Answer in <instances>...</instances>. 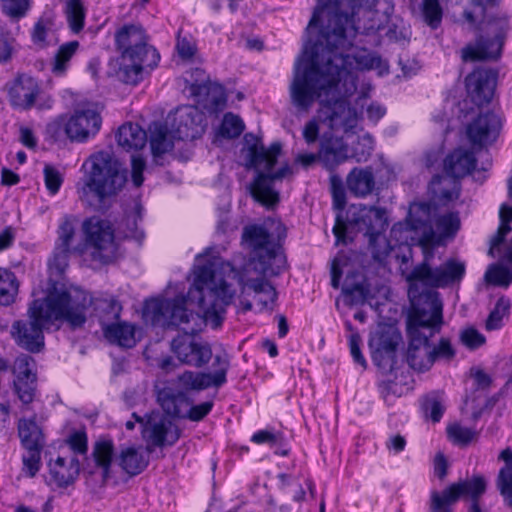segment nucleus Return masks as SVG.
Returning <instances> with one entry per match:
<instances>
[{
  "mask_svg": "<svg viewBox=\"0 0 512 512\" xmlns=\"http://www.w3.org/2000/svg\"><path fill=\"white\" fill-rule=\"evenodd\" d=\"M377 0H319L307 25L303 45L310 52L353 60L362 52L379 57L367 50L348 53L358 33L370 34L391 21L393 6L387 3L383 13L374 10Z\"/></svg>",
  "mask_w": 512,
  "mask_h": 512,
  "instance_id": "obj_2",
  "label": "nucleus"
},
{
  "mask_svg": "<svg viewBox=\"0 0 512 512\" xmlns=\"http://www.w3.org/2000/svg\"><path fill=\"white\" fill-rule=\"evenodd\" d=\"M346 185L348 191L355 197H367L375 188V178L372 168H353L346 178Z\"/></svg>",
  "mask_w": 512,
  "mask_h": 512,
  "instance_id": "obj_26",
  "label": "nucleus"
},
{
  "mask_svg": "<svg viewBox=\"0 0 512 512\" xmlns=\"http://www.w3.org/2000/svg\"><path fill=\"white\" fill-rule=\"evenodd\" d=\"M411 312L407 321L409 347L407 361L417 371L428 370L437 356L448 354V340L443 339L437 350L432 348L429 337L439 331L442 324V302L435 290L448 284V262L433 268L424 261L407 277Z\"/></svg>",
  "mask_w": 512,
  "mask_h": 512,
  "instance_id": "obj_3",
  "label": "nucleus"
},
{
  "mask_svg": "<svg viewBox=\"0 0 512 512\" xmlns=\"http://www.w3.org/2000/svg\"><path fill=\"white\" fill-rule=\"evenodd\" d=\"M92 456L98 468L102 470L103 480L111 477V465L114 457V443L111 439L100 438L93 446Z\"/></svg>",
  "mask_w": 512,
  "mask_h": 512,
  "instance_id": "obj_35",
  "label": "nucleus"
},
{
  "mask_svg": "<svg viewBox=\"0 0 512 512\" xmlns=\"http://www.w3.org/2000/svg\"><path fill=\"white\" fill-rule=\"evenodd\" d=\"M150 147L153 156H161L173 148V141L177 140L173 136V130L167 129L166 125L153 123L150 125Z\"/></svg>",
  "mask_w": 512,
  "mask_h": 512,
  "instance_id": "obj_34",
  "label": "nucleus"
},
{
  "mask_svg": "<svg viewBox=\"0 0 512 512\" xmlns=\"http://www.w3.org/2000/svg\"><path fill=\"white\" fill-rule=\"evenodd\" d=\"M50 475L58 487H67L77 478L80 471V463L75 457H57L49 463Z\"/></svg>",
  "mask_w": 512,
  "mask_h": 512,
  "instance_id": "obj_25",
  "label": "nucleus"
},
{
  "mask_svg": "<svg viewBox=\"0 0 512 512\" xmlns=\"http://www.w3.org/2000/svg\"><path fill=\"white\" fill-rule=\"evenodd\" d=\"M466 275V262L456 257H450V290H459L460 282Z\"/></svg>",
  "mask_w": 512,
  "mask_h": 512,
  "instance_id": "obj_58",
  "label": "nucleus"
},
{
  "mask_svg": "<svg viewBox=\"0 0 512 512\" xmlns=\"http://www.w3.org/2000/svg\"><path fill=\"white\" fill-rule=\"evenodd\" d=\"M343 294L349 298V304H362L366 301L368 290L363 283H356L350 285L348 280L345 281L342 287Z\"/></svg>",
  "mask_w": 512,
  "mask_h": 512,
  "instance_id": "obj_55",
  "label": "nucleus"
},
{
  "mask_svg": "<svg viewBox=\"0 0 512 512\" xmlns=\"http://www.w3.org/2000/svg\"><path fill=\"white\" fill-rule=\"evenodd\" d=\"M16 45L15 34L0 22V63H6L12 58Z\"/></svg>",
  "mask_w": 512,
  "mask_h": 512,
  "instance_id": "obj_48",
  "label": "nucleus"
},
{
  "mask_svg": "<svg viewBox=\"0 0 512 512\" xmlns=\"http://www.w3.org/2000/svg\"><path fill=\"white\" fill-rule=\"evenodd\" d=\"M420 16L432 29H437L443 17V9L439 0H422L420 4Z\"/></svg>",
  "mask_w": 512,
  "mask_h": 512,
  "instance_id": "obj_43",
  "label": "nucleus"
},
{
  "mask_svg": "<svg viewBox=\"0 0 512 512\" xmlns=\"http://www.w3.org/2000/svg\"><path fill=\"white\" fill-rule=\"evenodd\" d=\"M460 341L467 349L476 350L486 343V337L474 327H468L461 332Z\"/></svg>",
  "mask_w": 512,
  "mask_h": 512,
  "instance_id": "obj_56",
  "label": "nucleus"
},
{
  "mask_svg": "<svg viewBox=\"0 0 512 512\" xmlns=\"http://www.w3.org/2000/svg\"><path fill=\"white\" fill-rule=\"evenodd\" d=\"M29 10L30 0H2V12L11 18H23Z\"/></svg>",
  "mask_w": 512,
  "mask_h": 512,
  "instance_id": "obj_54",
  "label": "nucleus"
},
{
  "mask_svg": "<svg viewBox=\"0 0 512 512\" xmlns=\"http://www.w3.org/2000/svg\"><path fill=\"white\" fill-rule=\"evenodd\" d=\"M144 316L153 325L174 327L184 333L171 342V350L181 363L200 368L212 358L211 347L196 341L194 336L202 331L207 322L214 329L217 327H214L213 319L206 313L204 305L197 298L189 297V291L174 298L146 301Z\"/></svg>",
  "mask_w": 512,
  "mask_h": 512,
  "instance_id": "obj_5",
  "label": "nucleus"
},
{
  "mask_svg": "<svg viewBox=\"0 0 512 512\" xmlns=\"http://www.w3.org/2000/svg\"><path fill=\"white\" fill-rule=\"evenodd\" d=\"M90 295L77 287L54 288L46 298L34 300L27 310L28 319L12 323L10 335L20 348L39 353L44 349L43 330L57 320L67 321L73 328L86 322V310L91 305Z\"/></svg>",
  "mask_w": 512,
  "mask_h": 512,
  "instance_id": "obj_6",
  "label": "nucleus"
},
{
  "mask_svg": "<svg viewBox=\"0 0 512 512\" xmlns=\"http://www.w3.org/2000/svg\"><path fill=\"white\" fill-rule=\"evenodd\" d=\"M477 166L475 153L467 148L450 152V178L461 179L470 175Z\"/></svg>",
  "mask_w": 512,
  "mask_h": 512,
  "instance_id": "obj_29",
  "label": "nucleus"
},
{
  "mask_svg": "<svg viewBox=\"0 0 512 512\" xmlns=\"http://www.w3.org/2000/svg\"><path fill=\"white\" fill-rule=\"evenodd\" d=\"M388 226L386 210L375 206L363 204L351 205L347 211V225L337 222L333 233L337 241L345 243L348 227L364 232L368 237L369 245L374 246L377 238Z\"/></svg>",
  "mask_w": 512,
  "mask_h": 512,
  "instance_id": "obj_14",
  "label": "nucleus"
},
{
  "mask_svg": "<svg viewBox=\"0 0 512 512\" xmlns=\"http://www.w3.org/2000/svg\"><path fill=\"white\" fill-rule=\"evenodd\" d=\"M147 41L140 25L127 24L115 33V43L121 52L119 75L127 84H137L142 80L145 68L153 69L158 65L160 55Z\"/></svg>",
  "mask_w": 512,
  "mask_h": 512,
  "instance_id": "obj_9",
  "label": "nucleus"
},
{
  "mask_svg": "<svg viewBox=\"0 0 512 512\" xmlns=\"http://www.w3.org/2000/svg\"><path fill=\"white\" fill-rule=\"evenodd\" d=\"M55 23L51 15H42L31 30V41L39 49L55 45L58 39L54 33Z\"/></svg>",
  "mask_w": 512,
  "mask_h": 512,
  "instance_id": "obj_32",
  "label": "nucleus"
},
{
  "mask_svg": "<svg viewBox=\"0 0 512 512\" xmlns=\"http://www.w3.org/2000/svg\"><path fill=\"white\" fill-rule=\"evenodd\" d=\"M39 93L40 86L37 80L28 74H21L12 82L8 96L14 108L29 110L34 106Z\"/></svg>",
  "mask_w": 512,
  "mask_h": 512,
  "instance_id": "obj_23",
  "label": "nucleus"
},
{
  "mask_svg": "<svg viewBox=\"0 0 512 512\" xmlns=\"http://www.w3.org/2000/svg\"><path fill=\"white\" fill-rule=\"evenodd\" d=\"M477 438L478 432L475 428L463 426L458 422L450 424V441L454 445L464 448L477 440Z\"/></svg>",
  "mask_w": 512,
  "mask_h": 512,
  "instance_id": "obj_47",
  "label": "nucleus"
},
{
  "mask_svg": "<svg viewBox=\"0 0 512 512\" xmlns=\"http://www.w3.org/2000/svg\"><path fill=\"white\" fill-rule=\"evenodd\" d=\"M67 443L70 448L78 454H86L88 446H87V435L83 431H76L72 433L68 439Z\"/></svg>",
  "mask_w": 512,
  "mask_h": 512,
  "instance_id": "obj_64",
  "label": "nucleus"
},
{
  "mask_svg": "<svg viewBox=\"0 0 512 512\" xmlns=\"http://www.w3.org/2000/svg\"><path fill=\"white\" fill-rule=\"evenodd\" d=\"M461 195V183L459 179L450 181V242L461 228L460 212L455 209L456 201Z\"/></svg>",
  "mask_w": 512,
  "mask_h": 512,
  "instance_id": "obj_45",
  "label": "nucleus"
},
{
  "mask_svg": "<svg viewBox=\"0 0 512 512\" xmlns=\"http://www.w3.org/2000/svg\"><path fill=\"white\" fill-rule=\"evenodd\" d=\"M348 159V146L342 138H329L321 143L319 160L327 169H333Z\"/></svg>",
  "mask_w": 512,
  "mask_h": 512,
  "instance_id": "obj_27",
  "label": "nucleus"
},
{
  "mask_svg": "<svg viewBox=\"0 0 512 512\" xmlns=\"http://www.w3.org/2000/svg\"><path fill=\"white\" fill-rule=\"evenodd\" d=\"M486 481L482 476L450 484V505L460 498L469 497L468 512H486L480 506V498L486 491Z\"/></svg>",
  "mask_w": 512,
  "mask_h": 512,
  "instance_id": "obj_24",
  "label": "nucleus"
},
{
  "mask_svg": "<svg viewBox=\"0 0 512 512\" xmlns=\"http://www.w3.org/2000/svg\"><path fill=\"white\" fill-rule=\"evenodd\" d=\"M401 341L402 336L396 327L378 325L370 334L368 342L374 364L385 372H391L396 364V351Z\"/></svg>",
  "mask_w": 512,
  "mask_h": 512,
  "instance_id": "obj_15",
  "label": "nucleus"
},
{
  "mask_svg": "<svg viewBox=\"0 0 512 512\" xmlns=\"http://www.w3.org/2000/svg\"><path fill=\"white\" fill-rule=\"evenodd\" d=\"M105 338L121 347L131 348L136 344L135 326L126 322L107 324L101 321Z\"/></svg>",
  "mask_w": 512,
  "mask_h": 512,
  "instance_id": "obj_30",
  "label": "nucleus"
},
{
  "mask_svg": "<svg viewBox=\"0 0 512 512\" xmlns=\"http://www.w3.org/2000/svg\"><path fill=\"white\" fill-rule=\"evenodd\" d=\"M244 128V122L239 116L233 113H226L223 117L218 133L224 138L233 139L240 136Z\"/></svg>",
  "mask_w": 512,
  "mask_h": 512,
  "instance_id": "obj_50",
  "label": "nucleus"
},
{
  "mask_svg": "<svg viewBox=\"0 0 512 512\" xmlns=\"http://www.w3.org/2000/svg\"><path fill=\"white\" fill-rule=\"evenodd\" d=\"M285 229L280 221L268 218L261 224L247 225L243 229V242L258 255L248 267L253 265L262 275L277 274L272 268V262L280 260L275 249V240L284 235Z\"/></svg>",
  "mask_w": 512,
  "mask_h": 512,
  "instance_id": "obj_12",
  "label": "nucleus"
},
{
  "mask_svg": "<svg viewBox=\"0 0 512 512\" xmlns=\"http://www.w3.org/2000/svg\"><path fill=\"white\" fill-rule=\"evenodd\" d=\"M64 14L70 30L74 34L84 28L86 9L82 0H66Z\"/></svg>",
  "mask_w": 512,
  "mask_h": 512,
  "instance_id": "obj_39",
  "label": "nucleus"
},
{
  "mask_svg": "<svg viewBox=\"0 0 512 512\" xmlns=\"http://www.w3.org/2000/svg\"><path fill=\"white\" fill-rule=\"evenodd\" d=\"M80 44L78 41H70L62 44L56 51L51 61V73L56 77H63L66 75L70 61L76 54Z\"/></svg>",
  "mask_w": 512,
  "mask_h": 512,
  "instance_id": "obj_36",
  "label": "nucleus"
},
{
  "mask_svg": "<svg viewBox=\"0 0 512 512\" xmlns=\"http://www.w3.org/2000/svg\"><path fill=\"white\" fill-rule=\"evenodd\" d=\"M375 147V141L371 134L365 133L359 136L352 148V158L357 162H366Z\"/></svg>",
  "mask_w": 512,
  "mask_h": 512,
  "instance_id": "obj_51",
  "label": "nucleus"
},
{
  "mask_svg": "<svg viewBox=\"0 0 512 512\" xmlns=\"http://www.w3.org/2000/svg\"><path fill=\"white\" fill-rule=\"evenodd\" d=\"M157 400L164 412L172 417H185L182 406L187 404L183 393H175L171 388L159 390Z\"/></svg>",
  "mask_w": 512,
  "mask_h": 512,
  "instance_id": "obj_38",
  "label": "nucleus"
},
{
  "mask_svg": "<svg viewBox=\"0 0 512 512\" xmlns=\"http://www.w3.org/2000/svg\"><path fill=\"white\" fill-rule=\"evenodd\" d=\"M486 284L507 288L512 283V270L500 264H491L484 274Z\"/></svg>",
  "mask_w": 512,
  "mask_h": 512,
  "instance_id": "obj_44",
  "label": "nucleus"
},
{
  "mask_svg": "<svg viewBox=\"0 0 512 512\" xmlns=\"http://www.w3.org/2000/svg\"><path fill=\"white\" fill-rule=\"evenodd\" d=\"M510 309V299L506 296H501L485 321V329L487 331L501 329L504 326V319L508 318L510 315Z\"/></svg>",
  "mask_w": 512,
  "mask_h": 512,
  "instance_id": "obj_40",
  "label": "nucleus"
},
{
  "mask_svg": "<svg viewBox=\"0 0 512 512\" xmlns=\"http://www.w3.org/2000/svg\"><path fill=\"white\" fill-rule=\"evenodd\" d=\"M18 283L13 272L0 268V305L9 306L15 301Z\"/></svg>",
  "mask_w": 512,
  "mask_h": 512,
  "instance_id": "obj_41",
  "label": "nucleus"
},
{
  "mask_svg": "<svg viewBox=\"0 0 512 512\" xmlns=\"http://www.w3.org/2000/svg\"><path fill=\"white\" fill-rule=\"evenodd\" d=\"M425 163L428 168H442L443 175H435L430 181L429 203H416L410 207L407 224L420 234L419 245L428 261L435 249L445 245L448 237V213L446 210L438 212L440 206L448 204V152L444 142L426 154Z\"/></svg>",
  "mask_w": 512,
  "mask_h": 512,
  "instance_id": "obj_7",
  "label": "nucleus"
},
{
  "mask_svg": "<svg viewBox=\"0 0 512 512\" xmlns=\"http://www.w3.org/2000/svg\"><path fill=\"white\" fill-rule=\"evenodd\" d=\"M503 126V117L494 111L478 114L466 126V136L473 146L482 148L496 141Z\"/></svg>",
  "mask_w": 512,
  "mask_h": 512,
  "instance_id": "obj_18",
  "label": "nucleus"
},
{
  "mask_svg": "<svg viewBox=\"0 0 512 512\" xmlns=\"http://www.w3.org/2000/svg\"><path fill=\"white\" fill-rule=\"evenodd\" d=\"M70 124L69 117L61 115L51 121L46 126V135L53 141H59L65 137L69 138L68 125Z\"/></svg>",
  "mask_w": 512,
  "mask_h": 512,
  "instance_id": "obj_53",
  "label": "nucleus"
},
{
  "mask_svg": "<svg viewBox=\"0 0 512 512\" xmlns=\"http://www.w3.org/2000/svg\"><path fill=\"white\" fill-rule=\"evenodd\" d=\"M84 243L75 247L77 255L89 254L92 260L102 264L112 261L117 252L114 230L111 223L97 216L90 217L82 223Z\"/></svg>",
  "mask_w": 512,
  "mask_h": 512,
  "instance_id": "obj_13",
  "label": "nucleus"
},
{
  "mask_svg": "<svg viewBox=\"0 0 512 512\" xmlns=\"http://www.w3.org/2000/svg\"><path fill=\"white\" fill-rule=\"evenodd\" d=\"M12 373L14 380L37 379L34 372V359L29 355L21 354L14 360Z\"/></svg>",
  "mask_w": 512,
  "mask_h": 512,
  "instance_id": "obj_49",
  "label": "nucleus"
},
{
  "mask_svg": "<svg viewBox=\"0 0 512 512\" xmlns=\"http://www.w3.org/2000/svg\"><path fill=\"white\" fill-rule=\"evenodd\" d=\"M36 381L37 379L29 380H14L13 390L22 404V411L30 409L36 397Z\"/></svg>",
  "mask_w": 512,
  "mask_h": 512,
  "instance_id": "obj_46",
  "label": "nucleus"
},
{
  "mask_svg": "<svg viewBox=\"0 0 512 512\" xmlns=\"http://www.w3.org/2000/svg\"><path fill=\"white\" fill-rule=\"evenodd\" d=\"M18 435L24 448H42L43 434L35 417L22 418L18 422Z\"/></svg>",
  "mask_w": 512,
  "mask_h": 512,
  "instance_id": "obj_37",
  "label": "nucleus"
},
{
  "mask_svg": "<svg viewBox=\"0 0 512 512\" xmlns=\"http://www.w3.org/2000/svg\"><path fill=\"white\" fill-rule=\"evenodd\" d=\"M422 406L426 416H429L433 422L440 421L444 414V407L435 397L425 398Z\"/></svg>",
  "mask_w": 512,
  "mask_h": 512,
  "instance_id": "obj_62",
  "label": "nucleus"
},
{
  "mask_svg": "<svg viewBox=\"0 0 512 512\" xmlns=\"http://www.w3.org/2000/svg\"><path fill=\"white\" fill-rule=\"evenodd\" d=\"M375 70L382 76L389 66L381 57L362 52L349 60L332 58L329 54L310 52L303 45L293 68L289 87L293 105L307 112L316 100L320 101L318 118L332 132H352L358 125L357 111L346 101L357 89L358 71Z\"/></svg>",
  "mask_w": 512,
  "mask_h": 512,
  "instance_id": "obj_1",
  "label": "nucleus"
},
{
  "mask_svg": "<svg viewBox=\"0 0 512 512\" xmlns=\"http://www.w3.org/2000/svg\"><path fill=\"white\" fill-rule=\"evenodd\" d=\"M43 173L47 190L52 195L56 194L59 191L63 182L61 174L57 169H55L51 165H45Z\"/></svg>",
  "mask_w": 512,
  "mask_h": 512,
  "instance_id": "obj_59",
  "label": "nucleus"
},
{
  "mask_svg": "<svg viewBox=\"0 0 512 512\" xmlns=\"http://www.w3.org/2000/svg\"><path fill=\"white\" fill-rule=\"evenodd\" d=\"M27 454L23 456V471L29 477H34L40 469V452L42 448H25Z\"/></svg>",
  "mask_w": 512,
  "mask_h": 512,
  "instance_id": "obj_57",
  "label": "nucleus"
},
{
  "mask_svg": "<svg viewBox=\"0 0 512 512\" xmlns=\"http://www.w3.org/2000/svg\"><path fill=\"white\" fill-rule=\"evenodd\" d=\"M142 207L136 204L134 211L127 216L128 231L125 233L126 237L135 238L140 240L144 237L143 231L138 228V221L141 220Z\"/></svg>",
  "mask_w": 512,
  "mask_h": 512,
  "instance_id": "obj_60",
  "label": "nucleus"
},
{
  "mask_svg": "<svg viewBox=\"0 0 512 512\" xmlns=\"http://www.w3.org/2000/svg\"><path fill=\"white\" fill-rule=\"evenodd\" d=\"M498 459L504 462L496 478V486L504 504L512 508V448L502 450Z\"/></svg>",
  "mask_w": 512,
  "mask_h": 512,
  "instance_id": "obj_28",
  "label": "nucleus"
},
{
  "mask_svg": "<svg viewBox=\"0 0 512 512\" xmlns=\"http://www.w3.org/2000/svg\"><path fill=\"white\" fill-rule=\"evenodd\" d=\"M118 145L126 151L140 150L145 147L147 134L138 124L125 123L116 134Z\"/></svg>",
  "mask_w": 512,
  "mask_h": 512,
  "instance_id": "obj_31",
  "label": "nucleus"
},
{
  "mask_svg": "<svg viewBox=\"0 0 512 512\" xmlns=\"http://www.w3.org/2000/svg\"><path fill=\"white\" fill-rule=\"evenodd\" d=\"M207 123L205 114L196 106L178 107L171 120L173 136L177 140H194L204 133Z\"/></svg>",
  "mask_w": 512,
  "mask_h": 512,
  "instance_id": "obj_17",
  "label": "nucleus"
},
{
  "mask_svg": "<svg viewBox=\"0 0 512 512\" xmlns=\"http://www.w3.org/2000/svg\"><path fill=\"white\" fill-rule=\"evenodd\" d=\"M447 460L439 451L433 460V488L430 493V512H448V484L444 483L447 474Z\"/></svg>",
  "mask_w": 512,
  "mask_h": 512,
  "instance_id": "obj_22",
  "label": "nucleus"
},
{
  "mask_svg": "<svg viewBox=\"0 0 512 512\" xmlns=\"http://www.w3.org/2000/svg\"><path fill=\"white\" fill-rule=\"evenodd\" d=\"M69 139L83 142L96 135L101 127L100 115L90 107H79L69 117Z\"/></svg>",
  "mask_w": 512,
  "mask_h": 512,
  "instance_id": "obj_21",
  "label": "nucleus"
},
{
  "mask_svg": "<svg viewBox=\"0 0 512 512\" xmlns=\"http://www.w3.org/2000/svg\"><path fill=\"white\" fill-rule=\"evenodd\" d=\"M501 0H455L454 5L462 8V18L473 30H479L481 23L496 29L494 38L480 37L475 44H468L461 50L463 61L497 60L502 51L507 32L510 30L506 13L490 16L488 7H498Z\"/></svg>",
  "mask_w": 512,
  "mask_h": 512,
  "instance_id": "obj_8",
  "label": "nucleus"
},
{
  "mask_svg": "<svg viewBox=\"0 0 512 512\" xmlns=\"http://www.w3.org/2000/svg\"><path fill=\"white\" fill-rule=\"evenodd\" d=\"M74 252L64 248L58 249L54 246L51 258L49 259L48 266L51 274L61 276L69 266L70 255Z\"/></svg>",
  "mask_w": 512,
  "mask_h": 512,
  "instance_id": "obj_52",
  "label": "nucleus"
},
{
  "mask_svg": "<svg viewBox=\"0 0 512 512\" xmlns=\"http://www.w3.org/2000/svg\"><path fill=\"white\" fill-rule=\"evenodd\" d=\"M498 72L494 69L477 67L465 77L467 97L478 108L488 105L494 96Z\"/></svg>",
  "mask_w": 512,
  "mask_h": 512,
  "instance_id": "obj_16",
  "label": "nucleus"
},
{
  "mask_svg": "<svg viewBox=\"0 0 512 512\" xmlns=\"http://www.w3.org/2000/svg\"><path fill=\"white\" fill-rule=\"evenodd\" d=\"M249 138L254 140V143L247 148L248 165L257 171V176L251 185L252 196L265 206L275 205L279 201V193L274 189V181L282 180L291 174V168L289 165H285L272 173V168L281 153V144L274 142L269 148H265L251 134L245 135L247 143H249Z\"/></svg>",
  "mask_w": 512,
  "mask_h": 512,
  "instance_id": "obj_10",
  "label": "nucleus"
},
{
  "mask_svg": "<svg viewBox=\"0 0 512 512\" xmlns=\"http://www.w3.org/2000/svg\"><path fill=\"white\" fill-rule=\"evenodd\" d=\"M195 261L189 297L197 298L204 305L206 313L213 319L214 327L222 324L226 308L235 296L236 290L230 282L232 280L237 281L242 294L251 290L254 296H267V301L277 298L276 289L269 281L247 277L248 267L236 270L230 262L214 256V248H207L204 253L198 254Z\"/></svg>",
  "mask_w": 512,
  "mask_h": 512,
  "instance_id": "obj_4",
  "label": "nucleus"
},
{
  "mask_svg": "<svg viewBox=\"0 0 512 512\" xmlns=\"http://www.w3.org/2000/svg\"><path fill=\"white\" fill-rule=\"evenodd\" d=\"M145 168V160L141 156L133 155L131 158V176L132 182L136 187H140L143 184V172Z\"/></svg>",
  "mask_w": 512,
  "mask_h": 512,
  "instance_id": "obj_63",
  "label": "nucleus"
},
{
  "mask_svg": "<svg viewBox=\"0 0 512 512\" xmlns=\"http://www.w3.org/2000/svg\"><path fill=\"white\" fill-rule=\"evenodd\" d=\"M213 365L216 368L212 373L185 371L178 377L179 384L187 390L197 391L222 386L227 380L229 362L225 357L216 355Z\"/></svg>",
  "mask_w": 512,
  "mask_h": 512,
  "instance_id": "obj_19",
  "label": "nucleus"
},
{
  "mask_svg": "<svg viewBox=\"0 0 512 512\" xmlns=\"http://www.w3.org/2000/svg\"><path fill=\"white\" fill-rule=\"evenodd\" d=\"M142 435L144 440L154 447L173 445L180 437L178 428L159 413L152 412L146 416L143 423Z\"/></svg>",
  "mask_w": 512,
  "mask_h": 512,
  "instance_id": "obj_20",
  "label": "nucleus"
},
{
  "mask_svg": "<svg viewBox=\"0 0 512 512\" xmlns=\"http://www.w3.org/2000/svg\"><path fill=\"white\" fill-rule=\"evenodd\" d=\"M116 460L121 469L130 476L140 474L148 465V459L133 446L122 448Z\"/></svg>",
  "mask_w": 512,
  "mask_h": 512,
  "instance_id": "obj_33",
  "label": "nucleus"
},
{
  "mask_svg": "<svg viewBox=\"0 0 512 512\" xmlns=\"http://www.w3.org/2000/svg\"><path fill=\"white\" fill-rule=\"evenodd\" d=\"M75 233L76 227L73 218L70 216H64L61 219L57 229V239L55 241V246L58 247V249L64 248L74 252V254H77L75 251L76 246L72 245L75 238Z\"/></svg>",
  "mask_w": 512,
  "mask_h": 512,
  "instance_id": "obj_42",
  "label": "nucleus"
},
{
  "mask_svg": "<svg viewBox=\"0 0 512 512\" xmlns=\"http://www.w3.org/2000/svg\"><path fill=\"white\" fill-rule=\"evenodd\" d=\"M321 120L318 118V114L310 119L303 127L302 136L304 141L308 144H314L317 142L320 133L319 124Z\"/></svg>",
  "mask_w": 512,
  "mask_h": 512,
  "instance_id": "obj_61",
  "label": "nucleus"
},
{
  "mask_svg": "<svg viewBox=\"0 0 512 512\" xmlns=\"http://www.w3.org/2000/svg\"><path fill=\"white\" fill-rule=\"evenodd\" d=\"M89 165L81 197L93 193L99 202L116 195L127 181V170L123 164L109 151H99L92 154L83 164Z\"/></svg>",
  "mask_w": 512,
  "mask_h": 512,
  "instance_id": "obj_11",
  "label": "nucleus"
}]
</instances>
